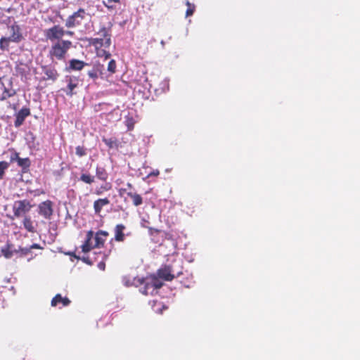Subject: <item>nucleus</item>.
Listing matches in <instances>:
<instances>
[{"label": "nucleus", "instance_id": "1", "mask_svg": "<svg viewBox=\"0 0 360 360\" xmlns=\"http://www.w3.org/2000/svg\"><path fill=\"white\" fill-rule=\"evenodd\" d=\"M99 37L88 39L89 44L94 46L98 57L110 58L111 53L109 49L111 45L110 30L103 26L97 32Z\"/></svg>", "mask_w": 360, "mask_h": 360}, {"label": "nucleus", "instance_id": "2", "mask_svg": "<svg viewBox=\"0 0 360 360\" xmlns=\"http://www.w3.org/2000/svg\"><path fill=\"white\" fill-rule=\"evenodd\" d=\"M72 46V42L70 40H61L53 42L49 49V56L52 60L55 59L63 60Z\"/></svg>", "mask_w": 360, "mask_h": 360}, {"label": "nucleus", "instance_id": "3", "mask_svg": "<svg viewBox=\"0 0 360 360\" xmlns=\"http://www.w3.org/2000/svg\"><path fill=\"white\" fill-rule=\"evenodd\" d=\"M86 15V11L82 8H79L71 15L68 16L65 20V27L68 28H72L81 25L82 21L85 19Z\"/></svg>", "mask_w": 360, "mask_h": 360}, {"label": "nucleus", "instance_id": "4", "mask_svg": "<svg viewBox=\"0 0 360 360\" xmlns=\"http://www.w3.org/2000/svg\"><path fill=\"white\" fill-rule=\"evenodd\" d=\"M65 34V30L59 25H53L44 31V36L46 39L52 42L63 40L62 38Z\"/></svg>", "mask_w": 360, "mask_h": 360}, {"label": "nucleus", "instance_id": "5", "mask_svg": "<svg viewBox=\"0 0 360 360\" xmlns=\"http://www.w3.org/2000/svg\"><path fill=\"white\" fill-rule=\"evenodd\" d=\"M32 205L27 200H17L13 206V214L15 217L27 215L26 214L30 211Z\"/></svg>", "mask_w": 360, "mask_h": 360}, {"label": "nucleus", "instance_id": "6", "mask_svg": "<svg viewBox=\"0 0 360 360\" xmlns=\"http://www.w3.org/2000/svg\"><path fill=\"white\" fill-rule=\"evenodd\" d=\"M11 152L10 155V162L13 163L16 162L18 167L22 169L23 172H26L31 165V161L29 158H21L19 156V153L16 152L14 149H9Z\"/></svg>", "mask_w": 360, "mask_h": 360}, {"label": "nucleus", "instance_id": "7", "mask_svg": "<svg viewBox=\"0 0 360 360\" xmlns=\"http://www.w3.org/2000/svg\"><path fill=\"white\" fill-rule=\"evenodd\" d=\"M95 257L91 259L89 257H84L82 260L87 264L92 265L94 262H97L99 258H101V261L98 262L97 266L100 270L104 271L105 269V260L107 259L108 255L100 251L98 252L94 253Z\"/></svg>", "mask_w": 360, "mask_h": 360}, {"label": "nucleus", "instance_id": "8", "mask_svg": "<svg viewBox=\"0 0 360 360\" xmlns=\"http://www.w3.org/2000/svg\"><path fill=\"white\" fill-rule=\"evenodd\" d=\"M53 203L50 200L41 202L38 205V214L46 219H51L53 213Z\"/></svg>", "mask_w": 360, "mask_h": 360}, {"label": "nucleus", "instance_id": "9", "mask_svg": "<svg viewBox=\"0 0 360 360\" xmlns=\"http://www.w3.org/2000/svg\"><path fill=\"white\" fill-rule=\"evenodd\" d=\"M8 29L10 31V36L8 37L12 42L18 44L24 39L21 28L16 22L9 26Z\"/></svg>", "mask_w": 360, "mask_h": 360}, {"label": "nucleus", "instance_id": "10", "mask_svg": "<svg viewBox=\"0 0 360 360\" xmlns=\"http://www.w3.org/2000/svg\"><path fill=\"white\" fill-rule=\"evenodd\" d=\"M173 273L174 270L169 265L165 266L158 271L159 278L167 281H171L174 278L175 276Z\"/></svg>", "mask_w": 360, "mask_h": 360}, {"label": "nucleus", "instance_id": "11", "mask_svg": "<svg viewBox=\"0 0 360 360\" xmlns=\"http://www.w3.org/2000/svg\"><path fill=\"white\" fill-rule=\"evenodd\" d=\"M109 236V233L106 231L99 230L95 234V244L94 247L95 248H101L104 247L107 237Z\"/></svg>", "mask_w": 360, "mask_h": 360}, {"label": "nucleus", "instance_id": "12", "mask_svg": "<svg viewBox=\"0 0 360 360\" xmlns=\"http://www.w3.org/2000/svg\"><path fill=\"white\" fill-rule=\"evenodd\" d=\"M22 225L27 232L32 233L37 232V223L34 222L29 215L23 216Z\"/></svg>", "mask_w": 360, "mask_h": 360}, {"label": "nucleus", "instance_id": "13", "mask_svg": "<svg viewBox=\"0 0 360 360\" xmlns=\"http://www.w3.org/2000/svg\"><path fill=\"white\" fill-rule=\"evenodd\" d=\"M104 70V65L99 63H96L94 65L92 70H89L87 74L91 79H96L98 76H103Z\"/></svg>", "mask_w": 360, "mask_h": 360}, {"label": "nucleus", "instance_id": "14", "mask_svg": "<svg viewBox=\"0 0 360 360\" xmlns=\"http://www.w3.org/2000/svg\"><path fill=\"white\" fill-rule=\"evenodd\" d=\"M30 115V110L27 108H22L19 110L16 115L15 120V126L16 127H20L24 122L25 118Z\"/></svg>", "mask_w": 360, "mask_h": 360}, {"label": "nucleus", "instance_id": "15", "mask_svg": "<svg viewBox=\"0 0 360 360\" xmlns=\"http://www.w3.org/2000/svg\"><path fill=\"white\" fill-rule=\"evenodd\" d=\"M94 237V231L90 230L87 231L86 236V240L84 244L81 246L83 252L86 253L90 252L92 249L95 248L94 245L91 243V240Z\"/></svg>", "mask_w": 360, "mask_h": 360}, {"label": "nucleus", "instance_id": "16", "mask_svg": "<svg viewBox=\"0 0 360 360\" xmlns=\"http://www.w3.org/2000/svg\"><path fill=\"white\" fill-rule=\"evenodd\" d=\"M15 72L18 76L21 77V78H27V77L30 75V69L29 66L23 63H18L15 65Z\"/></svg>", "mask_w": 360, "mask_h": 360}, {"label": "nucleus", "instance_id": "17", "mask_svg": "<svg viewBox=\"0 0 360 360\" xmlns=\"http://www.w3.org/2000/svg\"><path fill=\"white\" fill-rule=\"evenodd\" d=\"M68 82L67 89L65 90L66 94L72 96L74 94V89L78 86V79L75 77H66Z\"/></svg>", "mask_w": 360, "mask_h": 360}, {"label": "nucleus", "instance_id": "18", "mask_svg": "<svg viewBox=\"0 0 360 360\" xmlns=\"http://www.w3.org/2000/svg\"><path fill=\"white\" fill-rule=\"evenodd\" d=\"M0 89L2 90V92L0 93V100L4 101L6 100L14 95H15L16 91L13 88H7L5 86L4 83H0Z\"/></svg>", "mask_w": 360, "mask_h": 360}, {"label": "nucleus", "instance_id": "19", "mask_svg": "<svg viewBox=\"0 0 360 360\" xmlns=\"http://www.w3.org/2000/svg\"><path fill=\"white\" fill-rule=\"evenodd\" d=\"M126 229L125 225L122 224H117L115 227V240L117 242H123L125 239L124 231Z\"/></svg>", "mask_w": 360, "mask_h": 360}, {"label": "nucleus", "instance_id": "20", "mask_svg": "<svg viewBox=\"0 0 360 360\" xmlns=\"http://www.w3.org/2000/svg\"><path fill=\"white\" fill-rule=\"evenodd\" d=\"M42 70L46 75L45 79L56 81L59 76L58 71L54 68L44 66L42 67Z\"/></svg>", "mask_w": 360, "mask_h": 360}, {"label": "nucleus", "instance_id": "21", "mask_svg": "<svg viewBox=\"0 0 360 360\" xmlns=\"http://www.w3.org/2000/svg\"><path fill=\"white\" fill-rule=\"evenodd\" d=\"M58 304L66 307L70 304V300L67 297H63L60 294H57L51 300V304L52 307H56Z\"/></svg>", "mask_w": 360, "mask_h": 360}, {"label": "nucleus", "instance_id": "22", "mask_svg": "<svg viewBox=\"0 0 360 360\" xmlns=\"http://www.w3.org/2000/svg\"><path fill=\"white\" fill-rule=\"evenodd\" d=\"M110 204V200L108 198H99L94 202V210L96 214H99L103 207Z\"/></svg>", "mask_w": 360, "mask_h": 360}, {"label": "nucleus", "instance_id": "23", "mask_svg": "<svg viewBox=\"0 0 360 360\" xmlns=\"http://www.w3.org/2000/svg\"><path fill=\"white\" fill-rule=\"evenodd\" d=\"M88 64L82 60L78 59H72L69 62V70H82Z\"/></svg>", "mask_w": 360, "mask_h": 360}, {"label": "nucleus", "instance_id": "24", "mask_svg": "<svg viewBox=\"0 0 360 360\" xmlns=\"http://www.w3.org/2000/svg\"><path fill=\"white\" fill-rule=\"evenodd\" d=\"M127 195L131 199L132 204L135 207H139L143 204V199L140 194L136 192L129 191L128 193H127Z\"/></svg>", "mask_w": 360, "mask_h": 360}, {"label": "nucleus", "instance_id": "25", "mask_svg": "<svg viewBox=\"0 0 360 360\" xmlns=\"http://www.w3.org/2000/svg\"><path fill=\"white\" fill-rule=\"evenodd\" d=\"M13 245L11 243H6L5 246L1 248V253L6 259H10L13 257L15 250H13Z\"/></svg>", "mask_w": 360, "mask_h": 360}, {"label": "nucleus", "instance_id": "26", "mask_svg": "<svg viewBox=\"0 0 360 360\" xmlns=\"http://www.w3.org/2000/svg\"><path fill=\"white\" fill-rule=\"evenodd\" d=\"M163 285V283L157 278H153L150 282H148V287L152 288V291L160 289Z\"/></svg>", "mask_w": 360, "mask_h": 360}, {"label": "nucleus", "instance_id": "27", "mask_svg": "<svg viewBox=\"0 0 360 360\" xmlns=\"http://www.w3.org/2000/svg\"><path fill=\"white\" fill-rule=\"evenodd\" d=\"M12 42L9 37H2L0 39V49L3 51L9 50V44Z\"/></svg>", "mask_w": 360, "mask_h": 360}, {"label": "nucleus", "instance_id": "28", "mask_svg": "<svg viewBox=\"0 0 360 360\" xmlns=\"http://www.w3.org/2000/svg\"><path fill=\"white\" fill-rule=\"evenodd\" d=\"M96 174L98 179L104 181L107 180L108 176L106 170L103 167H97Z\"/></svg>", "mask_w": 360, "mask_h": 360}, {"label": "nucleus", "instance_id": "29", "mask_svg": "<svg viewBox=\"0 0 360 360\" xmlns=\"http://www.w3.org/2000/svg\"><path fill=\"white\" fill-rule=\"evenodd\" d=\"M79 179L88 184H91L94 181V176L89 174H82Z\"/></svg>", "mask_w": 360, "mask_h": 360}, {"label": "nucleus", "instance_id": "30", "mask_svg": "<svg viewBox=\"0 0 360 360\" xmlns=\"http://www.w3.org/2000/svg\"><path fill=\"white\" fill-rule=\"evenodd\" d=\"M120 0H106L103 1V5L108 9V10H113L115 8V6L114 4H120Z\"/></svg>", "mask_w": 360, "mask_h": 360}, {"label": "nucleus", "instance_id": "31", "mask_svg": "<svg viewBox=\"0 0 360 360\" xmlns=\"http://www.w3.org/2000/svg\"><path fill=\"white\" fill-rule=\"evenodd\" d=\"M102 141L109 148H112L115 146H117V140L113 139H107L105 137L102 138Z\"/></svg>", "mask_w": 360, "mask_h": 360}, {"label": "nucleus", "instance_id": "32", "mask_svg": "<svg viewBox=\"0 0 360 360\" xmlns=\"http://www.w3.org/2000/svg\"><path fill=\"white\" fill-rule=\"evenodd\" d=\"M9 163L6 161L0 162V180L3 179L5 175V171L8 168Z\"/></svg>", "mask_w": 360, "mask_h": 360}, {"label": "nucleus", "instance_id": "33", "mask_svg": "<svg viewBox=\"0 0 360 360\" xmlns=\"http://www.w3.org/2000/svg\"><path fill=\"white\" fill-rule=\"evenodd\" d=\"M135 121L132 117H127L125 120V125L128 131L134 129Z\"/></svg>", "mask_w": 360, "mask_h": 360}, {"label": "nucleus", "instance_id": "34", "mask_svg": "<svg viewBox=\"0 0 360 360\" xmlns=\"http://www.w3.org/2000/svg\"><path fill=\"white\" fill-rule=\"evenodd\" d=\"M31 252V248H19L18 250H15V253H20V256H26Z\"/></svg>", "mask_w": 360, "mask_h": 360}, {"label": "nucleus", "instance_id": "35", "mask_svg": "<svg viewBox=\"0 0 360 360\" xmlns=\"http://www.w3.org/2000/svg\"><path fill=\"white\" fill-rule=\"evenodd\" d=\"M186 4L188 7L186 12V16H191L193 14L195 6L194 4H191L188 0L186 1Z\"/></svg>", "mask_w": 360, "mask_h": 360}, {"label": "nucleus", "instance_id": "36", "mask_svg": "<svg viewBox=\"0 0 360 360\" xmlns=\"http://www.w3.org/2000/svg\"><path fill=\"white\" fill-rule=\"evenodd\" d=\"M116 68L117 65L115 60L113 59L110 60L108 64V71L111 74H114L116 72Z\"/></svg>", "mask_w": 360, "mask_h": 360}, {"label": "nucleus", "instance_id": "37", "mask_svg": "<svg viewBox=\"0 0 360 360\" xmlns=\"http://www.w3.org/2000/svg\"><path fill=\"white\" fill-rule=\"evenodd\" d=\"M75 150V153L78 157H83L86 155V149L84 146H78Z\"/></svg>", "mask_w": 360, "mask_h": 360}, {"label": "nucleus", "instance_id": "38", "mask_svg": "<svg viewBox=\"0 0 360 360\" xmlns=\"http://www.w3.org/2000/svg\"><path fill=\"white\" fill-rule=\"evenodd\" d=\"M140 291L142 294L145 295H148L149 294L153 293L152 288L149 286L148 287V282L144 285L143 287L140 288Z\"/></svg>", "mask_w": 360, "mask_h": 360}, {"label": "nucleus", "instance_id": "39", "mask_svg": "<svg viewBox=\"0 0 360 360\" xmlns=\"http://www.w3.org/2000/svg\"><path fill=\"white\" fill-rule=\"evenodd\" d=\"M148 231L150 236H155V234H158L161 232L160 230L151 227L148 228Z\"/></svg>", "mask_w": 360, "mask_h": 360}, {"label": "nucleus", "instance_id": "40", "mask_svg": "<svg viewBox=\"0 0 360 360\" xmlns=\"http://www.w3.org/2000/svg\"><path fill=\"white\" fill-rule=\"evenodd\" d=\"M110 188H111V186H110V184H106L105 186H101V189L103 191H109Z\"/></svg>", "mask_w": 360, "mask_h": 360}, {"label": "nucleus", "instance_id": "41", "mask_svg": "<svg viewBox=\"0 0 360 360\" xmlns=\"http://www.w3.org/2000/svg\"><path fill=\"white\" fill-rule=\"evenodd\" d=\"M118 193H119V195H120V196H122V195H123L124 193H128V192L127 191V189H126V188H120V189H119Z\"/></svg>", "mask_w": 360, "mask_h": 360}, {"label": "nucleus", "instance_id": "42", "mask_svg": "<svg viewBox=\"0 0 360 360\" xmlns=\"http://www.w3.org/2000/svg\"><path fill=\"white\" fill-rule=\"evenodd\" d=\"M160 174V172L158 170H155V171H153L152 172H150L148 176H158Z\"/></svg>", "mask_w": 360, "mask_h": 360}, {"label": "nucleus", "instance_id": "43", "mask_svg": "<svg viewBox=\"0 0 360 360\" xmlns=\"http://www.w3.org/2000/svg\"><path fill=\"white\" fill-rule=\"evenodd\" d=\"M29 248H31V250L32 249H40L41 247H40V245L39 244L34 243Z\"/></svg>", "mask_w": 360, "mask_h": 360}, {"label": "nucleus", "instance_id": "44", "mask_svg": "<svg viewBox=\"0 0 360 360\" xmlns=\"http://www.w3.org/2000/svg\"><path fill=\"white\" fill-rule=\"evenodd\" d=\"M103 191L101 189V188L95 191V193L98 195H101L103 193Z\"/></svg>", "mask_w": 360, "mask_h": 360}, {"label": "nucleus", "instance_id": "45", "mask_svg": "<svg viewBox=\"0 0 360 360\" xmlns=\"http://www.w3.org/2000/svg\"><path fill=\"white\" fill-rule=\"evenodd\" d=\"M73 34H74V32H72V31H68H68H66V30H65V34H68V35L72 36V35H73Z\"/></svg>", "mask_w": 360, "mask_h": 360}, {"label": "nucleus", "instance_id": "46", "mask_svg": "<svg viewBox=\"0 0 360 360\" xmlns=\"http://www.w3.org/2000/svg\"><path fill=\"white\" fill-rule=\"evenodd\" d=\"M127 186L130 189L133 188V185L131 183H127Z\"/></svg>", "mask_w": 360, "mask_h": 360}, {"label": "nucleus", "instance_id": "47", "mask_svg": "<svg viewBox=\"0 0 360 360\" xmlns=\"http://www.w3.org/2000/svg\"><path fill=\"white\" fill-rule=\"evenodd\" d=\"M181 274H182L181 271H179V272L176 273V276H180Z\"/></svg>", "mask_w": 360, "mask_h": 360}, {"label": "nucleus", "instance_id": "48", "mask_svg": "<svg viewBox=\"0 0 360 360\" xmlns=\"http://www.w3.org/2000/svg\"><path fill=\"white\" fill-rule=\"evenodd\" d=\"M74 256L77 258V259H79V257H77L75 255H74Z\"/></svg>", "mask_w": 360, "mask_h": 360}]
</instances>
